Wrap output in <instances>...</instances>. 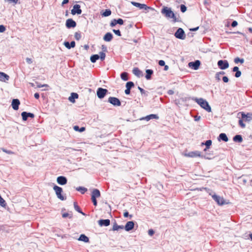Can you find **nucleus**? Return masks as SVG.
<instances>
[{
  "mask_svg": "<svg viewBox=\"0 0 252 252\" xmlns=\"http://www.w3.org/2000/svg\"><path fill=\"white\" fill-rule=\"evenodd\" d=\"M113 32L116 34L118 36H120L121 35V32L120 31V30H113Z\"/></svg>",
  "mask_w": 252,
  "mask_h": 252,
  "instance_id": "obj_47",
  "label": "nucleus"
},
{
  "mask_svg": "<svg viewBox=\"0 0 252 252\" xmlns=\"http://www.w3.org/2000/svg\"><path fill=\"white\" fill-rule=\"evenodd\" d=\"M158 64L160 66H164V70L166 71L168 69V65H165V62L163 60H160L158 61Z\"/></svg>",
  "mask_w": 252,
  "mask_h": 252,
  "instance_id": "obj_32",
  "label": "nucleus"
},
{
  "mask_svg": "<svg viewBox=\"0 0 252 252\" xmlns=\"http://www.w3.org/2000/svg\"><path fill=\"white\" fill-rule=\"evenodd\" d=\"M74 208L78 212L82 214L83 215H84V213H83L80 210V207L77 205V203L74 202Z\"/></svg>",
  "mask_w": 252,
  "mask_h": 252,
  "instance_id": "obj_38",
  "label": "nucleus"
},
{
  "mask_svg": "<svg viewBox=\"0 0 252 252\" xmlns=\"http://www.w3.org/2000/svg\"><path fill=\"white\" fill-rule=\"evenodd\" d=\"M65 25L67 28H74L76 26V23L72 19H68L66 21Z\"/></svg>",
  "mask_w": 252,
  "mask_h": 252,
  "instance_id": "obj_12",
  "label": "nucleus"
},
{
  "mask_svg": "<svg viewBox=\"0 0 252 252\" xmlns=\"http://www.w3.org/2000/svg\"><path fill=\"white\" fill-rule=\"evenodd\" d=\"M146 75L145 76L147 80L151 79V75L153 73V70L151 69H147L146 71Z\"/></svg>",
  "mask_w": 252,
  "mask_h": 252,
  "instance_id": "obj_26",
  "label": "nucleus"
},
{
  "mask_svg": "<svg viewBox=\"0 0 252 252\" xmlns=\"http://www.w3.org/2000/svg\"><path fill=\"white\" fill-rule=\"evenodd\" d=\"M5 31V28L3 25H0V32H3Z\"/></svg>",
  "mask_w": 252,
  "mask_h": 252,
  "instance_id": "obj_49",
  "label": "nucleus"
},
{
  "mask_svg": "<svg viewBox=\"0 0 252 252\" xmlns=\"http://www.w3.org/2000/svg\"><path fill=\"white\" fill-rule=\"evenodd\" d=\"M113 38V35L110 32H107L103 36V40L106 42L111 41Z\"/></svg>",
  "mask_w": 252,
  "mask_h": 252,
  "instance_id": "obj_22",
  "label": "nucleus"
},
{
  "mask_svg": "<svg viewBox=\"0 0 252 252\" xmlns=\"http://www.w3.org/2000/svg\"><path fill=\"white\" fill-rule=\"evenodd\" d=\"M222 80L225 83H227L229 81L228 78L226 76H224L222 77Z\"/></svg>",
  "mask_w": 252,
  "mask_h": 252,
  "instance_id": "obj_55",
  "label": "nucleus"
},
{
  "mask_svg": "<svg viewBox=\"0 0 252 252\" xmlns=\"http://www.w3.org/2000/svg\"><path fill=\"white\" fill-rule=\"evenodd\" d=\"M127 73L124 72L121 73V77L122 80L127 81L128 79Z\"/></svg>",
  "mask_w": 252,
  "mask_h": 252,
  "instance_id": "obj_33",
  "label": "nucleus"
},
{
  "mask_svg": "<svg viewBox=\"0 0 252 252\" xmlns=\"http://www.w3.org/2000/svg\"><path fill=\"white\" fill-rule=\"evenodd\" d=\"M77 190L81 191L82 193H84L86 191H87V189L84 187H79L76 189Z\"/></svg>",
  "mask_w": 252,
  "mask_h": 252,
  "instance_id": "obj_37",
  "label": "nucleus"
},
{
  "mask_svg": "<svg viewBox=\"0 0 252 252\" xmlns=\"http://www.w3.org/2000/svg\"><path fill=\"white\" fill-rule=\"evenodd\" d=\"M99 58L98 55H94L91 57L90 60L92 63H95Z\"/></svg>",
  "mask_w": 252,
  "mask_h": 252,
  "instance_id": "obj_31",
  "label": "nucleus"
},
{
  "mask_svg": "<svg viewBox=\"0 0 252 252\" xmlns=\"http://www.w3.org/2000/svg\"><path fill=\"white\" fill-rule=\"evenodd\" d=\"M2 151L4 152V153H6L8 154H14V153L11 151H9V150H7L4 148H2L1 149Z\"/></svg>",
  "mask_w": 252,
  "mask_h": 252,
  "instance_id": "obj_44",
  "label": "nucleus"
},
{
  "mask_svg": "<svg viewBox=\"0 0 252 252\" xmlns=\"http://www.w3.org/2000/svg\"><path fill=\"white\" fill-rule=\"evenodd\" d=\"M161 13L167 18H171L173 19L174 22H176L177 19L174 13L170 8L167 7H164L161 10Z\"/></svg>",
  "mask_w": 252,
  "mask_h": 252,
  "instance_id": "obj_1",
  "label": "nucleus"
},
{
  "mask_svg": "<svg viewBox=\"0 0 252 252\" xmlns=\"http://www.w3.org/2000/svg\"><path fill=\"white\" fill-rule=\"evenodd\" d=\"M37 87L38 88H40L43 87H48V85L47 84L41 85V84H38L37 85Z\"/></svg>",
  "mask_w": 252,
  "mask_h": 252,
  "instance_id": "obj_57",
  "label": "nucleus"
},
{
  "mask_svg": "<svg viewBox=\"0 0 252 252\" xmlns=\"http://www.w3.org/2000/svg\"><path fill=\"white\" fill-rule=\"evenodd\" d=\"M9 79V76L6 74L0 72V81L2 82H5L8 80Z\"/></svg>",
  "mask_w": 252,
  "mask_h": 252,
  "instance_id": "obj_21",
  "label": "nucleus"
},
{
  "mask_svg": "<svg viewBox=\"0 0 252 252\" xmlns=\"http://www.w3.org/2000/svg\"><path fill=\"white\" fill-rule=\"evenodd\" d=\"M155 232L153 230V229H149V231H148V234L150 235V236H152L153 235V234H154Z\"/></svg>",
  "mask_w": 252,
  "mask_h": 252,
  "instance_id": "obj_53",
  "label": "nucleus"
},
{
  "mask_svg": "<svg viewBox=\"0 0 252 252\" xmlns=\"http://www.w3.org/2000/svg\"><path fill=\"white\" fill-rule=\"evenodd\" d=\"M215 78L218 81H220V75L219 73H216L215 75Z\"/></svg>",
  "mask_w": 252,
  "mask_h": 252,
  "instance_id": "obj_51",
  "label": "nucleus"
},
{
  "mask_svg": "<svg viewBox=\"0 0 252 252\" xmlns=\"http://www.w3.org/2000/svg\"><path fill=\"white\" fill-rule=\"evenodd\" d=\"M238 25V23L236 21H234L232 22V24H231V26L232 27H236V26H237Z\"/></svg>",
  "mask_w": 252,
  "mask_h": 252,
  "instance_id": "obj_56",
  "label": "nucleus"
},
{
  "mask_svg": "<svg viewBox=\"0 0 252 252\" xmlns=\"http://www.w3.org/2000/svg\"><path fill=\"white\" fill-rule=\"evenodd\" d=\"M200 65V62L198 60H197L194 62H190L189 63V66L195 70L199 68Z\"/></svg>",
  "mask_w": 252,
  "mask_h": 252,
  "instance_id": "obj_14",
  "label": "nucleus"
},
{
  "mask_svg": "<svg viewBox=\"0 0 252 252\" xmlns=\"http://www.w3.org/2000/svg\"><path fill=\"white\" fill-rule=\"evenodd\" d=\"M108 102L114 106H120L121 104L120 100L118 98L115 97H110L108 98Z\"/></svg>",
  "mask_w": 252,
  "mask_h": 252,
  "instance_id": "obj_9",
  "label": "nucleus"
},
{
  "mask_svg": "<svg viewBox=\"0 0 252 252\" xmlns=\"http://www.w3.org/2000/svg\"><path fill=\"white\" fill-rule=\"evenodd\" d=\"M124 226L123 225H118L116 223H115L113 225L112 229L114 231L118 230L120 229H123Z\"/></svg>",
  "mask_w": 252,
  "mask_h": 252,
  "instance_id": "obj_29",
  "label": "nucleus"
},
{
  "mask_svg": "<svg viewBox=\"0 0 252 252\" xmlns=\"http://www.w3.org/2000/svg\"><path fill=\"white\" fill-rule=\"evenodd\" d=\"M233 140L234 142L241 143L243 141V138L240 135H235Z\"/></svg>",
  "mask_w": 252,
  "mask_h": 252,
  "instance_id": "obj_25",
  "label": "nucleus"
},
{
  "mask_svg": "<svg viewBox=\"0 0 252 252\" xmlns=\"http://www.w3.org/2000/svg\"><path fill=\"white\" fill-rule=\"evenodd\" d=\"M131 3L136 6V7H138L139 9H149L150 8L149 7H148L146 4H141L140 3H138V2H134V1H131Z\"/></svg>",
  "mask_w": 252,
  "mask_h": 252,
  "instance_id": "obj_13",
  "label": "nucleus"
},
{
  "mask_svg": "<svg viewBox=\"0 0 252 252\" xmlns=\"http://www.w3.org/2000/svg\"><path fill=\"white\" fill-rule=\"evenodd\" d=\"M117 24L120 25H123L124 24V21L122 19L119 18L118 20H116Z\"/></svg>",
  "mask_w": 252,
  "mask_h": 252,
  "instance_id": "obj_48",
  "label": "nucleus"
},
{
  "mask_svg": "<svg viewBox=\"0 0 252 252\" xmlns=\"http://www.w3.org/2000/svg\"><path fill=\"white\" fill-rule=\"evenodd\" d=\"M78 98V94L76 93H72L71 95L69 96V100L70 101L74 102V99Z\"/></svg>",
  "mask_w": 252,
  "mask_h": 252,
  "instance_id": "obj_27",
  "label": "nucleus"
},
{
  "mask_svg": "<svg viewBox=\"0 0 252 252\" xmlns=\"http://www.w3.org/2000/svg\"><path fill=\"white\" fill-rule=\"evenodd\" d=\"M243 121L244 120H243V119L242 120H239V124L240 125V126H245V125L243 123Z\"/></svg>",
  "mask_w": 252,
  "mask_h": 252,
  "instance_id": "obj_58",
  "label": "nucleus"
},
{
  "mask_svg": "<svg viewBox=\"0 0 252 252\" xmlns=\"http://www.w3.org/2000/svg\"><path fill=\"white\" fill-rule=\"evenodd\" d=\"M212 141L211 140H207L205 144L203 143H202V145L205 144L206 146V148L204 149V151H206L207 149L210 148V146L212 144Z\"/></svg>",
  "mask_w": 252,
  "mask_h": 252,
  "instance_id": "obj_28",
  "label": "nucleus"
},
{
  "mask_svg": "<svg viewBox=\"0 0 252 252\" xmlns=\"http://www.w3.org/2000/svg\"><path fill=\"white\" fill-rule=\"evenodd\" d=\"M99 58L101 59V60H102V61L104 60L105 58V54L102 52H100Z\"/></svg>",
  "mask_w": 252,
  "mask_h": 252,
  "instance_id": "obj_43",
  "label": "nucleus"
},
{
  "mask_svg": "<svg viewBox=\"0 0 252 252\" xmlns=\"http://www.w3.org/2000/svg\"><path fill=\"white\" fill-rule=\"evenodd\" d=\"M20 104V102L18 99H14L12 101V107L15 110H17L19 109V106Z\"/></svg>",
  "mask_w": 252,
  "mask_h": 252,
  "instance_id": "obj_15",
  "label": "nucleus"
},
{
  "mask_svg": "<svg viewBox=\"0 0 252 252\" xmlns=\"http://www.w3.org/2000/svg\"><path fill=\"white\" fill-rule=\"evenodd\" d=\"M117 24L116 20L114 19L112 21H111V22L110 23V26L113 27L115 26V25H116Z\"/></svg>",
  "mask_w": 252,
  "mask_h": 252,
  "instance_id": "obj_46",
  "label": "nucleus"
},
{
  "mask_svg": "<svg viewBox=\"0 0 252 252\" xmlns=\"http://www.w3.org/2000/svg\"><path fill=\"white\" fill-rule=\"evenodd\" d=\"M57 181L61 185H64L67 183V179L64 176H59L57 178Z\"/></svg>",
  "mask_w": 252,
  "mask_h": 252,
  "instance_id": "obj_18",
  "label": "nucleus"
},
{
  "mask_svg": "<svg viewBox=\"0 0 252 252\" xmlns=\"http://www.w3.org/2000/svg\"><path fill=\"white\" fill-rule=\"evenodd\" d=\"M100 196V192L98 189H95L92 190L91 199L93 203V204L96 206H97V203L96 201V198H98Z\"/></svg>",
  "mask_w": 252,
  "mask_h": 252,
  "instance_id": "obj_3",
  "label": "nucleus"
},
{
  "mask_svg": "<svg viewBox=\"0 0 252 252\" xmlns=\"http://www.w3.org/2000/svg\"><path fill=\"white\" fill-rule=\"evenodd\" d=\"M125 92L126 94H129L130 93V90L126 88Z\"/></svg>",
  "mask_w": 252,
  "mask_h": 252,
  "instance_id": "obj_59",
  "label": "nucleus"
},
{
  "mask_svg": "<svg viewBox=\"0 0 252 252\" xmlns=\"http://www.w3.org/2000/svg\"><path fill=\"white\" fill-rule=\"evenodd\" d=\"M26 62L28 64H31L32 63V60L31 58H26Z\"/></svg>",
  "mask_w": 252,
  "mask_h": 252,
  "instance_id": "obj_54",
  "label": "nucleus"
},
{
  "mask_svg": "<svg viewBox=\"0 0 252 252\" xmlns=\"http://www.w3.org/2000/svg\"><path fill=\"white\" fill-rule=\"evenodd\" d=\"M73 128L75 131L79 132H83L85 130V127H81L80 128H79V127H73Z\"/></svg>",
  "mask_w": 252,
  "mask_h": 252,
  "instance_id": "obj_39",
  "label": "nucleus"
},
{
  "mask_svg": "<svg viewBox=\"0 0 252 252\" xmlns=\"http://www.w3.org/2000/svg\"><path fill=\"white\" fill-rule=\"evenodd\" d=\"M53 189L55 190L56 194L57 195V197L61 200H64L66 199V197L62 195V192H63V189L62 188L55 185L53 187Z\"/></svg>",
  "mask_w": 252,
  "mask_h": 252,
  "instance_id": "obj_4",
  "label": "nucleus"
},
{
  "mask_svg": "<svg viewBox=\"0 0 252 252\" xmlns=\"http://www.w3.org/2000/svg\"><path fill=\"white\" fill-rule=\"evenodd\" d=\"M111 11L109 9H106L105 11L102 14V15L104 17L109 16L111 15Z\"/></svg>",
  "mask_w": 252,
  "mask_h": 252,
  "instance_id": "obj_35",
  "label": "nucleus"
},
{
  "mask_svg": "<svg viewBox=\"0 0 252 252\" xmlns=\"http://www.w3.org/2000/svg\"><path fill=\"white\" fill-rule=\"evenodd\" d=\"M74 37L76 40H79L81 38V33L78 32H76L74 34Z\"/></svg>",
  "mask_w": 252,
  "mask_h": 252,
  "instance_id": "obj_40",
  "label": "nucleus"
},
{
  "mask_svg": "<svg viewBox=\"0 0 252 252\" xmlns=\"http://www.w3.org/2000/svg\"><path fill=\"white\" fill-rule=\"evenodd\" d=\"M218 65L221 69H225L229 67V63L226 60H220L218 62Z\"/></svg>",
  "mask_w": 252,
  "mask_h": 252,
  "instance_id": "obj_7",
  "label": "nucleus"
},
{
  "mask_svg": "<svg viewBox=\"0 0 252 252\" xmlns=\"http://www.w3.org/2000/svg\"><path fill=\"white\" fill-rule=\"evenodd\" d=\"M234 62L236 63H238L239 62H240L241 63H244V59H240L239 58H236L234 60Z\"/></svg>",
  "mask_w": 252,
  "mask_h": 252,
  "instance_id": "obj_42",
  "label": "nucleus"
},
{
  "mask_svg": "<svg viewBox=\"0 0 252 252\" xmlns=\"http://www.w3.org/2000/svg\"><path fill=\"white\" fill-rule=\"evenodd\" d=\"M168 94H174V91L172 90H170L168 91Z\"/></svg>",
  "mask_w": 252,
  "mask_h": 252,
  "instance_id": "obj_64",
  "label": "nucleus"
},
{
  "mask_svg": "<svg viewBox=\"0 0 252 252\" xmlns=\"http://www.w3.org/2000/svg\"><path fill=\"white\" fill-rule=\"evenodd\" d=\"M196 102L200 106L205 109L207 111L210 112L211 111V108L209 105L208 102L203 98H199L196 99Z\"/></svg>",
  "mask_w": 252,
  "mask_h": 252,
  "instance_id": "obj_2",
  "label": "nucleus"
},
{
  "mask_svg": "<svg viewBox=\"0 0 252 252\" xmlns=\"http://www.w3.org/2000/svg\"><path fill=\"white\" fill-rule=\"evenodd\" d=\"M157 118H158V116H157V115L151 114V115L146 116L143 119H145L146 121H149L151 119H157Z\"/></svg>",
  "mask_w": 252,
  "mask_h": 252,
  "instance_id": "obj_34",
  "label": "nucleus"
},
{
  "mask_svg": "<svg viewBox=\"0 0 252 252\" xmlns=\"http://www.w3.org/2000/svg\"><path fill=\"white\" fill-rule=\"evenodd\" d=\"M22 119L24 121H26L28 118V116L26 115V112H23L21 114Z\"/></svg>",
  "mask_w": 252,
  "mask_h": 252,
  "instance_id": "obj_41",
  "label": "nucleus"
},
{
  "mask_svg": "<svg viewBox=\"0 0 252 252\" xmlns=\"http://www.w3.org/2000/svg\"><path fill=\"white\" fill-rule=\"evenodd\" d=\"M212 198L214 200H215L217 202V203L220 205H222L224 204V200L222 197H220L216 194H214L212 195Z\"/></svg>",
  "mask_w": 252,
  "mask_h": 252,
  "instance_id": "obj_10",
  "label": "nucleus"
},
{
  "mask_svg": "<svg viewBox=\"0 0 252 252\" xmlns=\"http://www.w3.org/2000/svg\"><path fill=\"white\" fill-rule=\"evenodd\" d=\"M78 240L79 241H83L85 243H88L89 242V238L87 236H86L85 234L80 235Z\"/></svg>",
  "mask_w": 252,
  "mask_h": 252,
  "instance_id": "obj_23",
  "label": "nucleus"
},
{
  "mask_svg": "<svg viewBox=\"0 0 252 252\" xmlns=\"http://www.w3.org/2000/svg\"><path fill=\"white\" fill-rule=\"evenodd\" d=\"M219 137L220 138V139H221L222 140H223L224 142H227L228 140V139L226 135L223 133H220L219 135Z\"/></svg>",
  "mask_w": 252,
  "mask_h": 252,
  "instance_id": "obj_30",
  "label": "nucleus"
},
{
  "mask_svg": "<svg viewBox=\"0 0 252 252\" xmlns=\"http://www.w3.org/2000/svg\"><path fill=\"white\" fill-rule=\"evenodd\" d=\"M124 216L126 218V217H127L128 216V212L127 211H126L124 213Z\"/></svg>",
  "mask_w": 252,
  "mask_h": 252,
  "instance_id": "obj_62",
  "label": "nucleus"
},
{
  "mask_svg": "<svg viewBox=\"0 0 252 252\" xmlns=\"http://www.w3.org/2000/svg\"><path fill=\"white\" fill-rule=\"evenodd\" d=\"M241 75V72L239 70L236 72V73L235 74V76L237 78L239 77Z\"/></svg>",
  "mask_w": 252,
  "mask_h": 252,
  "instance_id": "obj_50",
  "label": "nucleus"
},
{
  "mask_svg": "<svg viewBox=\"0 0 252 252\" xmlns=\"http://www.w3.org/2000/svg\"><path fill=\"white\" fill-rule=\"evenodd\" d=\"M68 0H63L62 2V5H64L65 4H66L68 2Z\"/></svg>",
  "mask_w": 252,
  "mask_h": 252,
  "instance_id": "obj_63",
  "label": "nucleus"
},
{
  "mask_svg": "<svg viewBox=\"0 0 252 252\" xmlns=\"http://www.w3.org/2000/svg\"><path fill=\"white\" fill-rule=\"evenodd\" d=\"M26 115H27L28 117H31L32 118H33L34 117V115L33 113H31L26 112Z\"/></svg>",
  "mask_w": 252,
  "mask_h": 252,
  "instance_id": "obj_52",
  "label": "nucleus"
},
{
  "mask_svg": "<svg viewBox=\"0 0 252 252\" xmlns=\"http://www.w3.org/2000/svg\"><path fill=\"white\" fill-rule=\"evenodd\" d=\"M134 225V223L133 221H129L126 223L125 226V229L126 231H129L133 228Z\"/></svg>",
  "mask_w": 252,
  "mask_h": 252,
  "instance_id": "obj_16",
  "label": "nucleus"
},
{
  "mask_svg": "<svg viewBox=\"0 0 252 252\" xmlns=\"http://www.w3.org/2000/svg\"><path fill=\"white\" fill-rule=\"evenodd\" d=\"M107 90L103 89L102 88H99L96 92L97 97L99 98H103L107 93Z\"/></svg>",
  "mask_w": 252,
  "mask_h": 252,
  "instance_id": "obj_8",
  "label": "nucleus"
},
{
  "mask_svg": "<svg viewBox=\"0 0 252 252\" xmlns=\"http://www.w3.org/2000/svg\"><path fill=\"white\" fill-rule=\"evenodd\" d=\"M64 45L67 48L70 49L75 47V42L74 41H71L70 43L68 42H65Z\"/></svg>",
  "mask_w": 252,
  "mask_h": 252,
  "instance_id": "obj_24",
  "label": "nucleus"
},
{
  "mask_svg": "<svg viewBox=\"0 0 252 252\" xmlns=\"http://www.w3.org/2000/svg\"><path fill=\"white\" fill-rule=\"evenodd\" d=\"M238 70H239V68L237 66H235L233 68V71H234V72H236V71H238Z\"/></svg>",
  "mask_w": 252,
  "mask_h": 252,
  "instance_id": "obj_61",
  "label": "nucleus"
},
{
  "mask_svg": "<svg viewBox=\"0 0 252 252\" xmlns=\"http://www.w3.org/2000/svg\"><path fill=\"white\" fill-rule=\"evenodd\" d=\"M134 86V83L132 82L129 81L126 84V88L128 89H131L132 87Z\"/></svg>",
  "mask_w": 252,
  "mask_h": 252,
  "instance_id": "obj_36",
  "label": "nucleus"
},
{
  "mask_svg": "<svg viewBox=\"0 0 252 252\" xmlns=\"http://www.w3.org/2000/svg\"><path fill=\"white\" fill-rule=\"evenodd\" d=\"M82 13V10L80 8V5L79 4H75L73 6V9L71 10V14L75 15L76 14H81Z\"/></svg>",
  "mask_w": 252,
  "mask_h": 252,
  "instance_id": "obj_11",
  "label": "nucleus"
},
{
  "mask_svg": "<svg viewBox=\"0 0 252 252\" xmlns=\"http://www.w3.org/2000/svg\"><path fill=\"white\" fill-rule=\"evenodd\" d=\"M133 73L136 76L140 77L143 76L142 72L137 67H135L132 70Z\"/></svg>",
  "mask_w": 252,
  "mask_h": 252,
  "instance_id": "obj_20",
  "label": "nucleus"
},
{
  "mask_svg": "<svg viewBox=\"0 0 252 252\" xmlns=\"http://www.w3.org/2000/svg\"><path fill=\"white\" fill-rule=\"evenodd\" d=\"M98 224L102 226H107L110 225V221L109 219H106V220H100L98 221Z\"/></svg>",
  "mask_w": 252,
  "mask_h": 252,
  "instance_id": "obj_19",
  "label": "nucleus"
},
{
  "mask_svg": "<svg viewBox=\"0 0 252 252\" xmlns=\"http://www.w3.org/2000/svg\"><path fill=\"white\" fill-rule=\"evenodd\" d=\"M34 96L36 99H38L39 98V94L38 93H35L34 94Z\"/></svg>",
  "mask_w": 252,
  "mask_h": 252,
  "instance_id": "obj_60",
  "label": "nucleus"
},
{
  "mask_svg": "<svg viewBox=\"0 0 252 252\" xmlns=\"http://www.w3.org/2000/svg\"><path fill=\"white\" fill-rule=\"evenodd\" d=\"M184 156L186 157L189 158H197L200 157L201 156V154L200 151H195L189 152L188 153H185Z\"/></svg>",
  "mask_w": 252,
  "mask_h": 252,
  "instance_id": "obj_5",
  "label": "nucleus"
},
{
  "mask_svg": "<svg viewBox=\"0 0 252 252\" xmlns=\"http://www.w3.org/2000/svg\"><path fill=\"white\" fill-rule=\"evenodd\" d=\"M175 36L176 38L184 39L186 38V35L184 30L182 28H179L175 33Z\"/></svg>",
  "mask_w": 252,
  "mask_h": 252,
  "instance_id": "obj_6",
  "label": "nucleus"
},
{
  "mask_svg": "<svg viewBox=\"0 0 252 252\" xmlns=\"http://www.w3.org/2000/svg\"><path fill=\"white\" fill-rule=\"evenodd\" d=\"M187 10V7L184 5V4H182L181 5V11L182 12H185Z\"/></svg>",
  "mask_w": 252,
  "mask_h": 252,
  "instance_id": "obj_45",
  "label": "nucleus"
},
{
  "mask_svg": "<svg viewBox=\"0 0 252 252\" xmlns=\"http://www.w3.org/2000/svg\"><path fill=\"white\" fill-rule=\"evenodd\" d=\"M242 118L244 121L250 122L252 120V113H248L247 114H245L244 113H242Z\"/></svg>",
  "mask_w": 252,
  "mask_h": 252,
  "instance_id": "obj_17",
  "label": "nucleus"
}]
</instances>
